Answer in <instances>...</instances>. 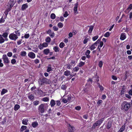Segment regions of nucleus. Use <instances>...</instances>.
<instances>
[{"mask_svg":"<svg viewBox=\"0 0 132 132\" xmlns=\"http://www.w3.org/2000/svg\"><path fill=\"white\" fill-rule=\"evenodd\" d=\"M9 38L11 40L15 41L18 38V37L17 35L12 33L9 35Z\"/></svg>","mask_w":132,"mask_h":132,"instance_id":"obj_6","label":"nucleus"},{"mask_svg":"<svg viewBox=\"0 0 132 132\" xmlns=\"http://www.w3.org/2000/svg\"><path fill=\"white\" fill-rule=\"evenodd\" d=\"M53 29L54 31H56L58 30V28L56 26H54L53 27Z\"/></svg>","mask_w":132,"mask_h":132,"instance_id":"obj_51","label":"nucleus"},{"mask_svg":"<svg viewBox=\"0 0 132 132\" xmlns=\"http://www.w3.org/2000/svg\"><path fill=\"white\" fill-rule=\"evenodd\" d=\"M130 103H128L127 102L125 101L123 102V104L122 105V109H124L125 110H127L130 108Z\"/></svg>","mask_w":132,"mask_h":132,"instance_id":"obj_3","label":"nucleus"},{"mask_svg":"<svg viewBox=\"0 0 132 132\" xmlns=\"http://www.w3.org/2000/svg\"><path fill=\"white\" fill-rule=\"evenodd\" d=\"M88 38H86L84 41V44H86L87 42V41H88Z\"/></svg>","mask_w":132,"mask_h":132,"instance_id":"obj_52","label":"nucleus"},{"mask_svg":"<svg viewBox=\"0 0 132 132\" xmlns=\"http://www.w3.org/2000/svg\"><path fill=\"white\" fill-rule=\"evenodd\" d=\"M51 38L50 37H48L46 39V41L47 42H50L51 41Z\"/></svg>","mask_w":132,"mask_h":132,"instance_id":"obj_37","label":"nucleus"},{"mask_svg":"<svg viewBox=\"0 0 132 132\" xmlns=\"http://www.w3.org/2000/svg\"><path fill=\"white\" fill-rule=\"evenodd\" d=\"M112 123V122L111 121L108 122L107 125V128L108 129H109L111 127Z\"/></svg>","mask_w":132,"mask_h":132,"instance_id":"obj_12","label":"nucleus"},{"mask_svg":"<svg viewBox=\"0 0 132 132\" xmlns=\"http://www.w3.org/2000/svg\"><path fill=\"white\" fill-rule=\"evenodd\" d=\"M81 109V108L79 106H77L75 108V109L78 110H79Z\"/></svg>","mask_w":132,"mask_h":132,"instance_id":"obj_61","label":"nucleus"},{"mask_svg":"<svg viewBox=\"0 0 132 132\" xmlns=\"http://www.w3.org/2000/svg\"><path fill=\"white\" fill-rule=\"evenodd\" d=\"M53 49L55 52H57L59 51L58 48L57 46H55L53 48Z\"/></svg>","mask_w":132,"mask_h":132,"instance_id":"obj_33","label":"nucleus"},{"mask_svg":"<svg viewBox=\"0 0 132 132\" xmlns=\"http://www.w3.org/2000/svg\"><path fill=\"white\" fill-rule=\"evenodd\" d=\"M42 100L44 101H49V99L48 97H45L43 98Z\"/></svg>","mask_w":132,"mask_h":132,"instance_id":"obj_30","label":"nucleus"},{"mask_svg":"<svg viewBox=\"0 0 132 132\" xmlns=\"http://www.w3.org/2000/svg\"><path fill=\"white\" fill-rule=\"evenodd\" d=\"M99 87L100 89V90L101 91H102L103 90L104 88L101 85V86H100V87Z\"/></svg>","mask_w":132,"mask_h":132,"instance_id":"obj_60","label":"nucleus"},{"mask_svg":"<svg viewBox=\"0 0 132 132\" xmlns=\"http://www.w3.org/2000/svg\"><path fill=\"white\" fill-rule=\"evenodd\" d=\"M85 63V62H81L79 63L78 66L79 67H82L84 65Z\"/></svg>","mask_w":132,"mask_h":132,"instance_id":"obj_29","label":"nucleus"},{"mask_svg":"<svg viewBox=\"0 0 132 132\" xmlns=\"http://www.w3.org/2000/svg\"><path fill=\"white\" fill-rule=\"evenodd\" d=\"M26 126H22L21 128V131H23L24 130H25L26 129Z\"/></svg>","mask_w":132,"mask_h":132,"instance_id":"obj_23","label":"nucleus"},{"mask_svg":"<svg viewBox=\"0 0 132 132\" xmlns=\"http://www.w3.org/2000/svg\"><path fill=\"white\" fill-rule=\"evenodd\" d=\"M39 103V102L38 101H36L34 102L33 103L34 105H37Z\"/></svg>","mask_w":132,"mask_h":132,"instance_id":"obj_34","label":"nucleus"},{"mask_svg":"<svg viewBox=\"0 0 132 132\" xmlns=\"http://www.w3.org/2000/svg\"><path fill=\"white\" fill-rule=\"evenodd\" d=\"M8 31L7 30H6V32L3 33L2 35L5 38L7 37L8 36Z\"/></svg>","mask_w":132,"mask_h":132,"instance_id":"obj_15","label":"nucleus"},{"mask_svg":"<svg viewBox=\"0 0 132 132\" xmlns=\"http://www.w3.org/2000/svg\"><path fill=\"white\" fill-rule=\"evenodd\" d=\"M28 56L32 59L34 58L35 57V54L33 52H30L28 54Z\"/></svg>","mask_w":132,"mask_h":132,"instance_id":"obj_8","label":"nucleus"},{"mask_svg":"<svg viewBox=\"0 0 132 132\" xmlns=\"http://www.w3.org/2000/svg\"><path fill=\"white\" fill-rule=\"evenodd\" d=\"M43 52L44 54L47 55L50 52V50L49 49H46L44 50Z\"/></svg>","mask_w":132,"mask_h":132,"instance_id":"obj_18","label":"nucleus"},{"mask_svg":"<svg viewBox=\"0 0 132 132\" xmlns=\"http://www.w3.org/2000/svg\"><path fill=\"white\" fill-rule=\"evenodd\" d=\"M79 69V68L78 67H75L74 69L73 70L75 71H77Z\"/></svg>","mask_w":132,"mask_h":132,"instance_id":"obj_56","label":"nucleus"},{"mask_svg":"<svg viewBox=\"0 0 132 132\" xmlns=\"http://www.w3.org/2000/svg\"><path fill=\"white\" fill-rule=\"evenodd\" d=\"M29 36V34H26L25 35L24 37L26 38H28Z\"/></svg>","mask_w":132,"mask_h":132,"instance_id":"obj_43","label":"nucleus"},{"mask_svg":"<svg viewBox=\"0 0 132 132\" xmlns=\"http://www.w3.org/2000/svg\"><path fill=\"white\" fill-rule=\"evenodd\" d=\"M124 86H123V87L122 88V89L121 90V95H123L124 94V92L125 91V88H124Z\"/></svg>","mask_w":132,"mask_h":132,"instance_id":"obj_28","label":"nucleus"},{"mask_svg":"<svg viewBox=\"0 0 132 132\" xmlns=\"http://www.w3.org/2000/svg\"><path fill=\"white\" fill-rule=\"evenodd\" d=\"M68 15V12L67 11H65L63 14V16L64 17H67Z\"/></svg>","mask_w":132,"mask_h":132,"instance_id":"obj_38","label":"nucleus"},{"mask_svg":"<svg viewBox=\"0 0 132 132\" xmlns=\"http://www.w3.org/2000/svg\"><path fill=\"white\" fill-rule=\"evenodd\" d=\"M56 105L58 106H59L60 105L61 103L59 101H56Z\"/></svg>","mask_w":132,"mask_h":132,"instance_id":"obj_45","label":"nucleus"},{"mask_svg":"<svg viewBox=\"0 0 132 132\" xmlns=\"http://www.w3.org/2000/svg\"><path fill=\"white\" fill-rule=\"evenodd\" d=\"M103 64V63L102 61H100L98 63V65L100 67H102Z\"/></svg>","mask_w":132,"mask_h":132,"instance_id":"obj_44","label":"nucleus"},{"mask_svg":"<svg viewBox=\"0 0 132 132\" xmlns=\"http://www.w3.org/2000/svg\"><path fill=\"white\" fill-rule=\"evenodd\" d=\"M95 46H97V45H95V44H94L90 46V49L91 50H94L96 48Z\"/></svg>","mask_w":132,"mask_h":132,"instance_id":"obj_17","label":"nucleus"},{"mask_svg":"<svg viewBox=\"0 0 132 132\" xmlns=\"http://www.w3.org/2000/svg\"><path fill=\"white\" fill-rule=\"evenodd\" d=\"M48 107L47 104H40L38 108L39 111L41 113H44L45 111L46 110Z\"/></svg>","mask_w":132,"mask_h":132,"instance_id":"obj_1","label":"nucleus"},{"mask_svg":"<svg viewBox=\"0 0 132 132\" xmlns=\"http://www.w3.org/2000/svg\"><path fill=\"white\" fill-rule=\"evenodd\" d=\"M131 9H132V4H131L129 5V7L126 10V11L129 12L130 10Z\"/></svg>","mask_w":132,"mask_h":132,"instance_id":"obj_20","label":"nucleus"},{"mask_svg":"<svg viewBox=\"0 0 132 132\" xmlns=\"http://www.w3.org/2000/svg\"><path fill=\"white\" fill-rule=\"evenodd\" d=\"M69 132H72L74 131L75 130L74 127L70 125H69Z\"/></svg>","mask_w":132,"mask_h":132,"instance_id":"obj_9","label":"nucleus"},{"mask_svg":"<svg viewBox=\"0 0 132 132\" xmlns=\"http://www.w3.org/2000/svg\"><path fill=\"white\" fill-rule=\"evenodd\" d=\"M88 27H89V29L88 31V33H90L92 32L94 26H88Z\"/></svg>","mask_w":132,"mask_h":132,"instance_id":"obj_14","label":"nucleus"},{"mask_svg":"<svg viewBox=\"0 0 132 132\" xmlns=\"http://www.w3.org/2000/svg\"><path fill=\"white\" fill-rule=\"evenodd\" d=\"M42 45L43 47H46L48 46L47 44L46 43H44Z\"/></svg>","mask_w":132,"mask_h":132,"instance_id":"obj_49","label":"nucleus"},{"mask_svg":"<svg viewBox=\"0 0 132 132\" xmlns=\"http://www.w3.org/2000/svg\"><path fill=\"white\" fill-rule=\"evenodd\" d=\"M110 35V33L109 32H106L105 34L104 35V37H109Z\"/></svg>","mask_w":132,"mask_h":132,"instance_id":"obj_25","label":"nucleus"},{"mask_svg":"<svg viewBox=\"0 0 132 132\" xmlns=\"http://www.w3.org/2000/svg\"><path fill=\"white\" fill-rule=\"evenodd\" d=\"M129 94L130 95H132V88L129 91Z\"/></svg>","mask_w":132,"mask_h":132,"instance_id":"obj_64","label":"nucleus"},{"mask_svg":"<svg viewBox=\"0 0 132 132\" xmlns=\"http://www.w3.org/2000/svg\"><path fill=\"white\" fill-rule=\"evenodd\" d=\"M102 101L101 100H98L97 102V104L98 105H100L102 102Z\"/></svg>","mask_w":132,"mask_h":132,"instance_id":"obj_48","label":"nucleus"},{"mask_svg":"<svg viewBox=\"0 0 132 132\" xmlns=\"http://www.w3.org/2000/svg\"><path fill=\"white\" fill-rule=\"evenodd\" d=\"M7 55L9 57H11L12 55V53L11 52H8L7 54Z\"/></svg>","mask_w":132,"mask_h":132,"instance_id":"obj_57","label":"nucleus"},{"mask_svg":"<svg viewBox=\"0 0 132 132\" xmlns=\"http://www.w3.org/2000/svg\"><path fill=\"white\" fill-rule=\"evenodd\" d=\"M3 59L5 63H8L9 62L8 57L6 55H4L3 56Z\"/></svg>","mask_w":132,"mask_h":132,"instance_id":"obj_7","label":"nucleus"},{"mask_svg":"<svg viewBox=\"0 0 132 132\" xmlns=\"http://www.w3.org/2000/svg\"><path fill=\"white\" fill-rule=\"evenodd\" d=\"M50 104L51 106L52 107L55 104V102L54 100H52L50 102Z\"/></svg>","mask_w":132,"mask_h":132,"instance_id":"obj_16","label":"nucleus"},{"mask_svg":"<svg viewBox=\"0 0 132 132\" xmlns=\"http://www.w3.org/2000/svg\"><path fill=\"white\" fill-rule=\"evenodd\" d=\"M98 38V37L97 36H94L93 38V40L94 41H95Z\"/></svg>","mask_w":132,"mask_h":132,"instance_id":"obj_50","label":"nucleus"},{"mask_svg":"<svg viewBox=\"0 0 132 132\" xmlns=\"http://www.w3.org/2000/svg\"><path fill=\"white\" fill-rule=\"evenodd\" d=\"M43 45H42L41 44L39 45V47L40 50L42 49L43 48Z\"/></svg>","mask_w":132,"mask_h":132,"instance_id":"obj_62","label":"nucleus"},{"mask_svg":"<svg viewBox=\"0 0 132 132\" xmlns=\"http://www.w3.org/2000/svg\"><path fill=\"white\" fill-rule=\"evenodd\" d=\"M26 52L25 51H22L21 52L20 55L22 56H25L26 55Z\"/></svg>","mask_w":132,"mask_h":132,"instance_id":"obj_24","label":"nucleus"},{"mask_svg":"<svg viewBox=\"0 0 132 132\" xmlns=\"http://www.w3.org/2000/svg\"><path fill=\"white\" fill-rule=\"evenodd\" d=\"M28 5L26 4H24L22 5L21 9L23 10H25L26 8L28 7Z\"/></svg>","mask_w":132,"mask_h":132,"instance_id":"obj_19","label":"nucleus"},{"mask_svg":"<svg viewBox=\"0 0 132 132\" xmlns=\"http://www.w3.org/2000/svg\"><path fill=\"white\" fill-rule=\"evenodd\" d=\"M7 92V90L6 89H3L1 93V94L2 95L4 94L5 93H6Z\"/></svg>","mask_w":132,"mask_h":132,"instance_id":"obj_27","label":"nucleus"},{"mask_svg":"<svg viewBox=\"0 0 132 132\" xmlns=\"http://www.w3.org/2000/svg\"><path fill=\"white\" fill-rule=\"evenodd\" d=\"M62 101L64 103H66L68 102L67 100L66 99L64 98H63L62 100Z\"/></svg>","mask_w":132,"mask_h":132,"instance_id":"obj_41","label":"nucleus"},{"mask_svg":"<svg viewBox=\"0 0 132 132\" xmlns=\"http://www.w3.org/2000/svg\"><path fill=\"white\" fill-rule=\"evenodd\" d=\"M66 88V86L65 85H62L61 86L62 89L64 90Z\"/></svg>","mask_w":132,"mask_h":132,"instance_id":"obj_40","label":"nucleus"},{"mask_svg":"<svg viewBox=\"0 0 132 132\" xmlns=\"http://www.w3.org/2000/svg\"><path fill=\"white\" fill-rule=\"evenodd\" d=\"M112 78L113 80H116L117 79V77L114 76H112Z\"/></svg>","mask_w":132,"mask_h":132,"instance_id":"obj_58","label":"nucleus"},{"mask_svg":"<svg viewBox=\"0 0 132 132\" xmlns=\"http://www.w3.org/2000/svg\"><path fill=\"white\" fill-rule=\"evenodd\" d=\"M51 17L52 19H54L55 17V15L54 13H52L51 15Z\"/></svg>","mask_w":132,"mask_h":132,"instance_id":"obj_32","label":"nucleus"},{"mask_svg":"<svg viewBox=\"0 0 132 132\" xmlns=\"http://www.w3.org/2000/svg\"><path fill=\"white\" fill-rule=\"evenodd\" d=\"M14 0H10L8 3L7 6H8V8L7 9L8 12L9 11L11 10V8L14 5L15 2H14Z\"/></svg>","mask_w":132,"mask_h":132,"instance_id":"obj_4","label":"nucleus"},{"mask_svg":"<svg viewBox=\"0 0 132 132\" xmlns=\"http://www.w3.org/2000/svg\"><path fill=\"white\" fill-rule=\"evenodd\" d=\"M52 70L51 68L50 67H48L47 70V72H49L50 71H51Z\"/></svg>","mask_w":132,"mask_h":132,"instance_id":"obj_59","label":"nucleus"},{"mask_svg":"<svg viewBox=\"0 0 132 132\" xmlns=\"http://www.w3.org/2000/svg\"><path fill=\"white\" fill-rule=\"evenodd\" d=\"M64 44L63 42H61L60 44V47L61 48H62L64 47Z\"/></svg>","mask_w":132,"mask_h":132,"instance_id":"obj_35","label":"nucleus"},{"mask_svg":"<svg viewBox=\"0 0 132 132\" xmlns=\"http://www.w3.org/2000/svg\"><path fill=\"white\" fill-rule=\"evenodd\" d=\"M88 117L87 115H84L83 116V117L85 119H87Z\"/></svg>","mask_w":132,"mask_h":132,"instance_id":"obj_63","label":"nucleus"},{"mask_svg":"<svg viewBox=\"0 0 132 132\" xmlns=\"http://www.w3.org/2000/svg\"><path fill=\"white\" fill-rule=\"evenodd\" d=\"M71 72L70 71L68 70H67L64 72V75L65 76H67L70 75Z\"/></svg>","mask_w":132,"mask_h":132,"instance_id":"obj_13","label":"nucleus"},{"mask_svg":"<svg viewBox=\"0 0 132 132\" xmlns=\"http://www.w3.org/2000/svg\"><path fill=\"white\" fill-rule=\"evenodd\" d=\"M15 32L16 34V35H17V36H19L20 35V33L19 30L15 31Z\"/></svg>","mask_w":132,"mask_h":132,"instance_id":"obj_36","label":"nucleus"},{"mask_svg":"<svg viewBox=\"0 0 132 132\" xmlns=\"http://www.w3.org/2000/svg\"><path fill=\"white\" fill-rule=\"evenodd\" d=\"M20 108V105L18 104H16L15 105L14 110L16 111L18 110Z\"/></svg>","mask_w":132,"mask_h":132,"instance_id":"obj_22","label":"nucleus"},{"mask_svg":"<svg viewBox=\"0 0 132 132\" xmlns=\"http://www.w3.org/2000/svg\"><path fill=\"white\" fill-rule=\"evenodd\" d=\"M29 98L31 100H32L34 98V96L32 95H31L29 96Z\"/></svg>","mask_w":132,"mask_h":132,"instance_id":"obj_53","label":"nucleus"},{"mask_svg":"<svg viewBox=\"0 0 132 132\" xmlns=\"http://www.w3.org/2000/svg\"><path fill=\"white\" fill-rule=\"evenodd\" d=\"M71 99V97L70 95H68V98L67 99V100L68 101V102H70Z\"/></svg>","mask_w":132,"mask_h":132,"instance_id":"obj_47","label":"nucleus"},{"mask_svg":"<svg viewBox=\"0 0 132 132\" xmlns=\"http://www.w3.org/2000/svg\"><path fill=\"white\" fill-rule=\"evenodd\" d=\"M16 62L15 60L14 59H13L11 61V63L12 64H14Z\"/></svg>","mask_w":132,"mask_h":132,"instance_id":"obj_42","label":"nucleus"},{"mask_svg":"<svg viewBox=\"0 0 132 132\" xmlns=\"http://www.w3.org/2000/svg\"><path fill=\"white\" fill-rule=\"evenodd\" d=\"M38 82L39 84H40L41 85H43V83L50 84L51 83V81L50 80L44 77L42 79L39 80Z\"/></svg>","mask_w":132,"mask_h":132,"instance_id":"obj_2","label":"nucleus"},{"mask_svg":"<svg viewBox=\"0 0 132 132\" xmlns=\"http://www.w3.org/2000/svg\"><path fill=\"white\" fill-rule=\"evenodd\" d=\"M104 118H102L96 121L94 123L92 127V128L95 129L97 126L100 125L104 120Z\"/></svg>","mask_w":132,"mask_h":132,"instance_id":"obj_5","label":"nucleus"},{"mask_svg":"<svg viewBox=\"0 0 132 132\" xmlns=\"http://www.w3.org/2000/svg\"><path fill=\"white\" fill-rule=\"evenodd\" d=\"M125 126L123 125V126L120 129V130L123 131L125 129Z\"/></svg>","mask_w":132,"mask_h":132,"instance_id":"obj_39","label":"nucleus"},{"mask_svg":"<svg viewBox=\"0 0 132 132\" xmlns=\"http://www.w3.org/2000/svg\"><path fill=\"white\" fill-rule=\"evenodd\" d=\"M4 39L3 38L0 39V43H2L4 42Z\"/></svg>","mask_w":132,"mask_h":132,"instance_id":"obj_55","label":"nucleus"},{"mask_svg":"<svg viewBox=\"0 0 132 132\" xmlns=\"http://www.w3.org/2000/svg\"><path fill=\"white\" fill-rule=\"evenodd\" d=\"M28 121V120H23L22 121V123L23 124L27 125V124Z\"/></svg>","mask_w":132,"mask_h":132,"instance_id":"obj_26","label":"nucleus"},{"mask_svg":"<svg viewBox=\"0 0 132 132\" xmlns=\"http://www.w3.org/2000/svg\"><path fill=\"white\" fill-rule=\"evenodd\" d=\"M38 125V123L37 122H34L32 123V126L34 128L36 127Z\"/></svg>","mask_w":132,"mask_h":132,"instance_id":"obj_21","label":"nucleus"},{"mask_svg":"<svg viewBox=\"0 0 132 132\" xmlns=\"http://www.w3.org/2000/svg\"><path fill=\"white\" fill-rule=\"evenodd\" d=\"M103 43L102 42H101L100 43V45L98 46V47L100 46V47H102L103 45Z\"/></svg>","mask_w":132,"mask_h":132,"instance_id":"obj_54","label":"nucleus"},{"mask_svg":"<svg viewBox=\"0 0 132 132\" xmlns=\"http://www.w3.org/2000/svg\"><path fill=\"white\" fill-rule=\"evenodd\" d=\"M78 5V3H77L75 4V6L74 9V13H76L77 12Z\"/></svg>","mask_w":132,"mask_h":132,"instance_id":"obj_11","label":"nucleus"},{"mask_svg":"<svg viewBox=\"0 0 132 132\" xmlns=\"http://www.w3.org/2000/svg\"><path fill=\"white\" fill-rule=\"evenodd\" d=\"M90 51L89 50H87L85 53V55H89L90 53Z\"/></svg>","mask_w":132,"mask_h":132,"instance_id":"obj_46","label":"nucleus"},{"mask_svg":"<svg viewBox=\"0 0 132 132\" xmlns=\"http://www.w3.org/2000/svg\"><path fill=\"white\" fill-rule=\"evenodd\" d=\"M126 38V36L125 35V33H122L120 36V39L122 40L125 39Z\"/></svg>","mask_w":132,"mask_h":132,"instance_id":"obj_10","label":"nucleus"},{"mask_svg":"<svg viewBox=\"0 0 132 132\" xmlns=\"http://www.w3.org/2000/svg\"><path fill=\"white\" fill-rule=\"evenodd\" d=\"M58 26L59 27L61 28L63 27V24L62 23L59 22L58 24Z\"/></svg>","mask_w":132,"mask_h":132,"instance_id":"obj_31","label":"nucleus"}]
</instances>
